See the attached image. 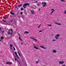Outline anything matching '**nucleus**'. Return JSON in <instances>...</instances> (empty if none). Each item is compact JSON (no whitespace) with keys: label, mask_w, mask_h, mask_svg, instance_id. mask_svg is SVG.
I'll return each instance as SVG.
<instances>
[{"label":"nucleus","mask_w":66,"mask_h":66,"mask_svg":"<svg viewBox=\"0 0 66 66\" xmlns=\"http://www.w3.org/2000/svg\"><path fill=\"white\" fill-rule=\"evenodd\" d=\"M40 10V9H39V10Z\"/></svg>","instance_id":"50"},{"label":"nucleus","mask_w":66,"mask_h":66,"mask_svg":"<svg viewBox=\"0 0 66 66\" xmlns=\"http://www.w3.org/2000/svg\"><path fill=\"white\" fill-rule=\"evenodd\" d=\"M19 64H20V62H19Z\"/></svg>","instance_id":"56"},{"label":"nucleus","mask_w":66,"mask_h":66,"mask_svg":"<svg viewBox=\"0 0 66 66\" xmlns=\"http://www.w3.org/2000/svg\"><path fill=\"white\" fill-rule=\"evenodd\" d=\"M16 56H17V57H18V58H19V59H20V58H19V57H18V55H16Z\"/></svg>","instance_id":"32"},{"label":"nucleus","mask_w":66,"mask_h":66,"mask_svg":"<svg viewBox=\"0 0 66 66\" xmlns=\"http://www.w3.org/2000/svg\"><path fill=\"white\" fill-rule=\"evenodd\" d=\"M10 21H11L12 22H13V21L11 20Z\"/></svg>","instance_id":"43"},{"label":"nucleus","mask_w":66,"mask_h":66,"mask_svg":"<svg viewBox=\"0 0 66 66\" xmlns=\"http://www.w3.org/2000/svg\"><path fill=\"white\" fill-rule=\"evenodd\" d=\"M0 41H1V40H0Z\"/></svg>","instance_id":"57"},{"label":"nucleus","mask_w":66,"mask_h":66,"mask_svg":"<svg viewBox=\"0 0 66 66\" xmlns=\"http://www.w3.org/2000/svg\"><path fill=\"white\" fill-rule=\"evenodd\" d=\"M38 6H39V4H38Z\"/></svg>","instance_id":"42"},{"label":"nucleus","mask_w":66,"mask_h":66,"mask_svg":"<svg viewBox=\"0 0 66 66\" xmlns=\"http://www.w3.org/2000/svg\"><path fill=\"white\" fill-rule=\"evenodd\" d=\"M17 6H16L15 7L16 8H17Z\"/></svg>","instance_id":"47"},{"label":"nucleus","mask_w":66,"mask_h":66,"mask_svg":"<svg viewBox=\"0 0 66 66\" xmlns=\"http://www.w3.org/2000/svg\"><path fill=\"white\" fill-rule=\"evenodd\" d=\"M19 39H20V40H21V38H20V36H19Z\"/></svg>","instance_id":"28"},{"label":"nucleus","mask_w":66,"mask_h":66,"mask_svg":"<svg viewBox=\"0 0 66 66\" xmlns=\"http://www.w3.org/2000/svg\"><path fill=\"white\" fill-rule=\"evenodd\" d=\"M43 32V30H41L39 31V33H40V32Z\"/></svg>","instance_id":"23"},{"label":"nucleus","mask_w":66,"mask_h":66,"mask_svg":"<svg viewBox=\"0 0 66 66\" xmlns=\"http://www.w3.org/2000/svg\"><path fill=\"white\" fill-rule=\"evenodd\" d=\"M15 54H16V55H17V52H15Z\"/></svg>","instance_id":"26"},{"label":"nucleus","mask_w":66,"mask_h":66,"mask_svg":"<svg viewBox=\"0 0 66 66\" xmlns=\"http://www.w3.org/2000/svg\"><path fill=\"white\" fill-rule=\"evenodd\" d=\"M56 36L57 37H60V35L59 34H57L56 35Z\"/></svg>","instance_id":"11"},{"label":"nucleus","mask_w":66,"mask_h":66,"mask_svg":"<svg viewBox=\"0 0 66 66\" xmlns=\"http://www.w3.org/2000/svg\"><path fill=\"white\" fill-rule=\"evenodd\" d=\"M40 47H41L42 48H43V49H46V48H45V47L42 46H40Z\"/></svg>","instance_id":"10"},{"label":"nucleus","mask_w":66,"mask_h":66,"mask_svg":"<svg viewBox=\"0 0 66 66\" xmlns=\"http://www.w3.org/2000/svg\"><path fill=\"white\" fill-rule=\"evenodd\" d=\"M17 14L18 15H19V14H18V13H17Z\"/></svg>","instance_id":"55"},{"label":"nucleus","mask_w":66,"mask_h":66,"mask_svg":"<svg viewBox=\"0 0 66 66\" xmlns=\"http://www.w3.org/2000/svg\"><path fill=\"white\" fill-rule=\"evenodd\" d=\"M55 38L56 39H58V38H59V37H57L56 36L55 37Z\"/></svg>","instance_id":"20"},{"label":"nucleus","mask_w":66,"mask_h":66,"mask_svg":"<svg viewBox=\"0 0 66 66\" xmlns=\"http://www.w3.org/2000/svg\"><path fill=\"white\" fill-rule=\"evenodd\" d=\"M61 1H63V2H65V1L63 0H61Z\"/></svg>","instance_id":"27"},{"label":"nucleus","mask_w":66,"mask_h":66,"mask_svg":"<svg viewBox=\"0 0 66 66\" xmlns=\"http://www.w3.org/2000/svg\"><path fill=\"white\" fill-rule=\"evenodd\" d=\"M19 9V8H17V9H18H18Z\"/></svg>","instance_id":"54"},{"label":"nucleus","mask_w":66,"mask_h":66,"mask_svg":"<svg viewBox=\"0 0 66 66\" xmlns=\"http://www.w3.org/2000/svg\"><path fill=\"white\" fill-rule=\"evenodd\" d=\"M0 29H1V28L0 27Z\"/></svg>","instance_id":"52"},{"label":"nucleus","mask_w":66,"mask_h":66,"mask_svg":"<svg viewBox=\"0 0 66 66\" xmlns=\"http://www.w3.org/2000/svg\"><path fill=\"white\" fill-rule=\"evenodd\" d=\"M22 18H23V19H24V17L23 16H22Z\"/></svg>","instance_id":"30"},{"label":"nucleus","mask_w":66,"mask_h":66,"mask_svg":"<svg viewBox=\"0 0 66 66\" xmlns=\"http://www.w3.org/2000/svg\"><path fill=\"white\" fill-rule=\"evenodd\" d=\"M10 49H12V47H11V48H10Z\"/></svg>","instance_id":"49"},{"label":"nucleus","mask_w":66,"mask_h":66,"mask_svg":"<svg viewBox=\"0 0 66 66\" xmlns=\"http://www.w3.org/2000/svg\"><path fill=\"white\" fill-rule=\"evenodd\" d=\"M10 14H11V15H15V13H13V12H11Z\"/></svg>","instance_id":"13"},{"label":"nucleus","mask_w":66,"mask_h":66,"mask_svg":"<svg viewBox=\"0 0 66 66\" xmlns=\"http://www.w3.org/2000/svg\"><path fill=\"white\" fill-rule=\"evenodd\" d=\"M13 32V30L11 29H9L8 31V33L9 35L11 34V35H12Z\"/></svg>","instance_id":"1"},{"label":"nucleus","mask_w":66,"mask_h":66,"mask_svg":"<svg viewBox=\"0 0 66 66\" xmlns=\"http://www.w3.org/2000/svg\"><path fill=\"white\" fill-rule=\"evenodd\" d=\"M6 63L7 64H10V65H12V64H13L12 63L10 62H6Z\"/></svg>","instance_id":"5"},{"label":"nucleus","mask_w":66,"mask_h":66,"mask_svg":"<svg viewBox=\"0 0 66 66\" xmlns=\"http://www.w3.org/2000/svg\"><path fill=\"white\" fill-rule=\"evenodd\" d=\"M65 65H62V66H65Z\"/></svg>","instance_id":"37"},{"label":"nucleus","mask_w":66,"mask_h":66,"mask_svg":"<svg viewBox=\"0 0 66 66\" xmlns=\"http://www.w3.org/2000/svg\"><path fill=\"white\" fill-rule=\"evenodd\" d=\"M4 20H5V19H6V18H7L8 17H6V16H5L4 17H3Z\"/></svg>","instance_id":"12"},{"label":"nucleus","mask_w":66,"mask_h":66,"mask_svg":"<svg viewBox=\"0 0 66 66\" xmlns=\"http://www.w3.org/2000/svg\"><path fill=\"white\" fill-rule=\"evenodd\" d=\"M34 48L36 49H37V50H39V49H38V48L37 47H36L35 46H34Z\"/></svg>","instance_id":"9"},{"label":"nucleus","mask_w":66,"mask_h":66,"mask_svg":"<svg viewBox=\"0 0 66 66\" xmlns=\"http://www.w3.org/2000/svg\"><path fill=\"white\" fill-rule=\"evenodd\" d=\"M22 14H23V13L22 12H21L20 13L21 15H22Z\"/></svg>","instance_id":"31"},{"label":"nucleus","mask_w":66,"mask_h":66,"mask_svg":"<svg viewBox=\"0 0 66 66\" xmlns=\"http://www.w3.org/2000/svg\"><path fill=\"white\" fill-rule=\"evenodd\" d=\"M35 3H37V1L36 2H35Z\"/></svg>","instance_id":"38"},{"label":"nucleus","mask_w":66,"mask_h":66,"mask_svg":"<svg viewBox=\"0 0 66 66\" xmlns=\"http://www.w3.org/2000/svg\"><path fill=\"white\" fill-rule=\"evenodd\" d=\"M38 28H40V27H38Z\"/></svg>","instance_id":"46"},{"label":"nucleus","mask_w":66,"mask_h":66,"mask_svg":"<svg viewBox=\"0 0 66 66\" xmlns=\"http://www.w3.org/2000/svg\"><path fill=\"white\" fill-rule=\"evenodd\" d=\"M30 38H31V39H33V40H35V41H36V42L37 41V40H36V39H35V38H33L32 37H31Z\"/></svg>","instance_id":"6"},{"label":"nucleus","mask_w":66,"mask_h":66,"mask_svg":"<svg viewBox=\"0 0 66 66\" xmlns=\"http://www.w3.org/2000/svg\"><path fill=\"white\" fill-rule=\"evenodd\" d=\"M3 21L4 22H6V21H4V20H3Z\"/></svg>","instance_id":"34"},{"label":"nucleus","mask_w":66,"mask_h":66,"mask_svg":"<svg viewBox=\"0 0 66 66\" xmlns=\"http://www.w3.org/2000/svg\"><path fill=\"white\" fill-rule=\"evenodd\" d=\"M19 56H21L20 55H19Z\"/></svg>","instance_id":"48"},{"label":"nucleus","mask_w":66,"mask_h":66,"mask_svg":"<svg viewBox=\"0 0 66 66\" xmlns=\"http://www.w3.org/2000/svg\"><path fill=\"white\" fill-rule=\"evenodd\" d=\"M48 26H50V27H51L52 26V25H49V24H47Z\"/></svg>","instance_id":"25"},{"label":"nucleus","mask_w":66,"mask_h":66,"mask_svg":"<svg viewBox=\"0 0 66 66\" xmlns=\"http://www.w3.org/2000/svg\"><path fill=\"white\" fill-rule=\"evenodd\" d=\"M2 43H3V42H2Z\"/></svg>","instance_id":"59"},{"label":"nucleus","mask_w":66,"mask_h":66,"mask_svg":"<svg viewBox=\"0 0 66 66\" xmlns=\"http://www.w3.org/2000/svg\"><path fill=\"white\" fill-rule=\"evenodd\" d=\"M15 61H17V59L16 58H15Z\"/></svg>","instance_id":"35"},{"label":"nucleus","mask_w":66,"mask_h":66,"mask_svg":"<svg viewBox=\"0 0 66 66\" xmlns=\"http://www.w3.org/2000/svg\"><path fill=\"white\" fill-rule=\"evenodd\" d=\"M64 14H66V10H65L64 11Z\"/></svg>","instance_id":"33"},{"label":"nucleus","mask_w":66,"mask_h":66,"mask_svg":"<svg viewBox=\"0 0 66 66\" xmlns=\"http://www.w3.org/2000/svg\"><path fill=\"white\" fill-rule=\"evenodd\" d=\"M30 5V4L28 3H27L26 4V3L23 5V7H24V9H26V7L25 6H27V5Z\"/></svg>","instance_id":"3"},{"label":"nucleus","mask_w":66,"mask_h":66,"mask_svg":"<svg viewBox=\"0 0 66 66\" xmlns=\"http://www.w3.org/2000/svg\"><path fill=\"white\" fill-rule=\"evenodd\" d=\"M52 41L53 42H55V41H56V40L53 39L52 40Z\"/></svg>","instance_id":"24"},{"label":"nucleus","mask_w":66,"mask_h":66,"mask_svg":"<svg viewBox=\"0 0 66 66\" xmlns=\"http://www.w3.org/2000/svg\"><path fill=\"white\" fill-rule=\"evenodd\" d=\"M53 12H54V11H52L51 13V15L52 14V13H53Z\"/></svg>","instance_id":"21"},{"label":"nucleus","mask_w":66,"mask_h":66,"mask_svg":"<svg viewBox=\"0 0 66 66\" xmlns=\"http://www.w3.org/2000/svg\"><path fill=\"white\" fill-rule=\"evenodd\" d=\"M29 5H28L27 6H28V7H29Z\"/></svg>","instance_id":"39"},{"label":"nucleus","mask_w":66,"mask_h":66,"mask_svg":"<svg viewBox=\"0 0 66 66\" xmlns=\"http://www.w3.org/2000/svg\"><path fill=\"white\" fill-rule=\"evenodd\" d=\"M21 44H22V45H23V44L22 43H21Z\"/></svg>","instance_id":"45"},{"label":"nucleus","mask_w":66,"mask_h":66,"mask_svg":"<svg viewBox=\"0 0 66 66\" xmlns=\"http://www.w3.org/2000/svg\"><path fill=\"white\" fill-rule=\"evenodd\" d=\"M10 47H13V45H12V44H11L10 45Z\"/></svg>","instance_id":"22"},{"label":"nucleus","mask_w":66,"mask_h":66,"mask_svg":"<svg viewBox=\"0 0 66 66\" xmlns=\"http://www.w3.org/2000/svg\"><path fill=\"white\" fill-rule=\"evenodd\" d=\"M52 52L53 53H56V51L55 50H53L52 51Z\"/></svg>","instance_id":"8"},{"label":"nucleus","mask_w":66,"mask_h":66,"mask_svg":"<svg viewBox=\"0 0 66 66\" xmlns=\"http://www.w3.org/2000/svg\"><path fill=\"white\" fill-rule=\"evenodd\" d=\"M42 5H43V7H45V6H46L47 5V4H46V2H42Z\"/></svg>","instance_id":"2"},{"label":"nucleus","mask_w":66,"mask_h":66,"mask_svg":"<svg viewBox=\"0 0 66 66\" xmlns=\"http://www.w3.org/2000/svg\"><path fill=\"white\" fill-rule=\"evenodd\" d=\"M30 11L31 12V14H34V11L33 10H32V11L31 10Z\"/></svg>","instance_id":"7"},{"label":"nucleus","mask_w":66,"mask_h":66,"mask_svg":"<svg viewBox=\"0 0 66 66\" xmlns=\"http://www.w3.org/2000/svg\"><path fill=\"white\" fill-rule=\"evenodd\" d=\"M55 23L56 24H57V25H60L61 24H59V23Z\"/></svg>","instance_id":"16"},{"label":"nucleus","mask_w":66,"mask_h":66,"mask_svg":"<svg viewBox=\"0 0 66 66\" xmlns=\"http://www.w3.org/2000/svg\"><path fill=\"white\" fill-rule=\"evenodd\" d=\"M59 64H63L64 63V62L63 61H61L59 62Z\"/></svg>","instance_id":"4"},{"label":"nucleus","mask_w":66,"mask_h":66,"mask_svg":"<svg viewBox=\"0 0 66 66\" xmlns=\"http://www.w3.org/2000/svg\"><path fill=\"white\" fill-rule=\"evenodd\" d=\"M19 55H20V53H19Z\"/></svg>","instance_id":"51"},{"label":"nucleus","mask_w":66,"mask_h":66,"mask_svg":"<svg viewBox=\"0 0 66 66\" xmlns=\"http://www.w3.org/2000/svg\"><path fill=\"white\" fill-rule=\"evenodd\" d=\"M39 60H38L36 62V63L37 64H38V63L39 62Z\"/></svg>","instance_id":"15"},{"label":"nucleus","mask_w":66,"mask_h":66,"mask_svg":"<svg viewBox=\"0 0 66 66\" xmlns=\"http://www.w3.org/2000/svg\"><path fill=\"white\" fill-rule=\"evenodd\" d=\"M4 31H3L2 32V33H4Z\"/></svg>","instance_id":"41"},{"label":"nucleus","mask_w":66,"mask_h":66,"mask_svg":"<svg viewBox=\"0 0 66 66\" xmlns=\"http://www.w3.org/2000/svg\"><path fill=\"white\" fill-rule=\"evenodd\" d=\"M1 39H2V40L3 39V38H4L3 37H1Z\"/></svg>","instance_id":"18"},{"label":"nucleus","mask_w":66,"mask_h":66,"mask_svg":"<svg viewBox=\"0 0 66 66\" xmlns=\"http://www.w3.org/2000/svg\"><path fill=\"white\" fill-rule=\"evenodd\" d=\"M17 62H18V61Z\"/></svg>","instance_id":"58"},{"label":"nucleus","mask_w":66,"mask_h":66,"mask_svg":"<svg viewBox=\"0 0 66 66\" xmlns=\"http://www.w3.org/2000/svg\"><path fill=\"white\" fill-rule=\"evenodd\" d=\"M13 49L14 50H16L15 49V48L14 46H13Z\"/></svg>","instance_id":"29"},{"label":"nucleus","mask_w":66,"mask_h":66,"mask_svg":"<svg viewBox=\"0 0 66 66\" xmlns=\"http://www.w3.org/2000/svg\"><path fill=\"white\" fill-rule=\"evenodd\" d=\"M41 25V24H40L39 26V27H40V26Z\"/></svg>","instance_id":"40"},{"label":"nucleus","mask_w":66,"mask_h":66,"mask_svg":"<svg viewBox=\"0 0 66 66\" xmlns=\"http://www.w3.org/2000/svg\"><path fill=\"white\" fill-rule=\"evenodd\" d=\"M23 10H24L23 8H21V11H23Z\"/></svg>","instance_id":"19"},{"label":"nucleus","mask_w":66,"mask_h":66,"mask_svg":"<svg viewBox=\"0 0 66 66\" xmlns=\"http://www.w3.org/2000/svg\"><path fill=\"white\" fill-rule=\"evenodd\" d=\"M54 11V10L53 9H52V10H51V11Z\"/></svg>","instance_id":"36"},{"label":"nucleus","mask_w":66,"mask_h":66,"mask_svg":"<svg viewBox=\"0 0 66 66\" xmlns=\"http://www.w3.org/2000/svg\"><path fill=\"white\" fill-rule=\"evenodd\" d=\"M22 4L19 5L18 6V7H20V6H22Z\"/></svg>","instance_id":"14"},{"label":"nucleus","mask_w":66,"mask_h":66,"mask_svg":"<svg viewBox=\"0 0 66 66\" xmlns=\"http://www.w3.org/2000/svg\"><path fill=\"white\" fill-rule=\"evenodd\" d=\"M18 13H19V12H18Z\"/></svg>","instance_id":"53"},{"label":"nucleus","mask_w":66,"mask_h":66,"mask_svg":"<svg viewBox=\"0 0 66 66\" xmlns=\"http://www.w3.org/2000/svg\"><path fill=\"white\" fill-rule=\"evenodd\" d=\"M18 52V54H19V52Z\"/></svg>","instance_id":"44"},{"label":"nucleus","mask_w":66,"mask_h":66,"mask_svg":"<svg viewBox=\"0 0 66 66\" xmlns=\"http://www.w3.org/2000/svg\"><path fill=\"white\" fill-rule=\"evenodd\" d=\"M25 33H27V34H28V33H29V32H27V31H25L24 32V34H25Z\"/></svg>","instance_id":"17"}]
</instances>
